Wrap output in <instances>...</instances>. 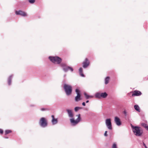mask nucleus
Listing matches in <instances>:
<instances>
[{"mask_svg": "<svg viewBox=\"0 0 148 148\" xmlns=\"http://www.w3.org/2000/svg\"><path fill=\"white\" fill-rule=\"evenodd\" d=\"M133 132L134 134L137 136H140L142 135L143 131L140 130V128L137 126H134L131 125Z\"/></svg>", "mask_w": 148, "mask_h": 148, "instance_id": "1", "label": "nucleus"}, {"mask_svg": "<svg viewBox=\"0 0 148 148\" xmlns=\"http://www.w3.org/2000/svg\"><path fill=\"white\" fill-rule=\"evenodd\" d=\"M76 116L77 117V118L76 120H75L73 118H71L70 119L71 124L73 126L76 125L81 121V118L80 114H79L77 115Z\"/></svg>", "mask_w": 148, "mask_h": 148, "instance_id": "2", "label": "nucleus"}, {"mask_svg": "<svg viewBox=\"0 0 148 148\" xmlns=\"http://www.w3.org/2000/svg\"><path fill=\"white\" fill-rule=\"evenodd\" d=\"M49 58L52 62L55 64H60L62 60L60 58L58 57L50 56Z\"/></svg>", "mask_w": 148, "mask_h": 148, "instance_id": "3", "label": "nucleus"}, {"mask_svg": "<svg viewBox=\"0 0 148 148\" xmlns=\"http://www.w3.org/2000/svg\"><path fill=\"white\" fill-rule=\"evenodd\" d=\"M64 89L67 95H70L72 91V87L69 85L65 84L64 87Z\"/></svg>", "mask_w": 148, "mask_h": 148, "instance_id": "4", "label": "nucleus"}, {"mask_svg": "<svg viewBox=\"0 0 148 148\" xmlns=\"http://www.w3.org/2000/svg\"><path fill=\"white\" fill-rule=\"evenodd\" d=\"M105 123L108 129L110 130H112V127L111 122V120L110 119H108L106 120Z\"/></svg>", "mask_w": 148, "mask_h": 148, "instance_id": "5", "label": "nucleus"}, {"mask_svg": "<svg viewBox=\"0 0 148 148\" xmlns=\"http://www.w3.org/2000/svg\"><path fill=\"white\" fill-rule=\"evenodd\" d=\"M39 123L40 125L43 127L46 126L47 125V121L44 118H42L40 119Z\"/></svg>", "mask_w": 148, "mask_h": 148, "instance_id": "6", "label": "nucleus"}, {"mask_svg": "<svg viewBox=\"0 0 148 148\" xmlns=\"http://www.w3.org/2000/svg\"><path fill=\"white\" fill-rule=\"evenodd\" d=\"M61 66L63 67V70L65 72H66L69 70H70L71 71H73V68L70 67L66 66L65 64H62Z\"/></svg>", "mask_w": 148, "mask_h": 148, "instance_id": "7", "label": "nucleus"}, {"mask_svg": "<svg viewBox=\"0 0 148 148\" xmlns=\"http://www.w3.org/2000/svg\"><path fill=\"white\" fill-rule=\"evenodd\" d=\"M75 92L77 94V95L75 97V100L76 101H77L80 100V95L79 90L76 89Z\"/></svg>", "mask_w": 148, "mask_h": 148, "instance_id": "8", "label": "nucleus"}, {"mask_svg": "<svg viewBox=\"0 0 148 148\" xmlns=\"http://www.w3.org/2000/svg\"><path fill=\"white\" fill-rule=\"evenodd\" d=\"M15 13L16 15H20L23 16H27V14L25 12L21 10L16 11Z\"/></svg>", "mask_w": 148, "mask_h": 148, "instance_id": "9", "label": "nucleus"}, {"mask_svg": "<svg viewBox=\"0 0 148 148\" xmlns=\"http://www.w3.org/2000/svg\"><path fill=\"white\" fill-rule=\"evenodd\" d=\"M114 121L116 124L118 126H120L121 125V123L120 119L118 117H114Z\"/></svg>", "mask_w": 148, "mask_h": 148, "instance_id": "10", "label": "nucleus"}, {"mask_svg": "<svg viewBox=\"0 0 148 148\" xmlns=\"http://www.w3.org/2000/svg\"><path fill=\"white\" fill-rule=\"evenodd\" d=\"M89 64V62L87 58L85 59V61L83 62V67L85 68L87 67Z\"/></svg>", "mask_w": 148, "mask_h": 148, "instance_id": "11", "label": "nucleus"}, {"mask_svg": "<svg viewBox=\"0 0 148 148\" xmlns=\"http://www.w3.org/2000/svg\"><path fill=\"white\" fill-rule=\"evenodd\" d=\"M141 93L139 91L135 90L133 92V93L132 95V96H138L141 95Z\"/></svg>", "mask_w": 148, "mask_h": 148, "instance_id": "12", "label": "nucleus"}, {"mask_svg": "<svg viewBox=\"0 0 148 148\" xmlns=\"http://www.w3.org/2000/svg\"><path fill=\"white\" fill-rule=\"evenodd\" d=\"M51 117L52 118L51 122L53 124L55 125L57 124L58 122L57 119H55L54 118V116L53 115H52L51 116Z\"/></svg>", "mask_w": 148, "mask_h": 148, "instance_id": "13", "label": "nucleus"}, {"mask_svg": "<svg viewBox=\"0 0 148 148\" xmlns=\"http://www.w3.org/2000/svg\"><path fill=\"white\" fill-rule=\"evenodd\" d=\"M66 111L68 113V116L69 117H73V114L71 110L67 109L66 110Z\"/></svg>", "mask_w": 148, "mask_h": 148, "instance_id": "14", "label": "nucleus"}, {"mask_svg": "<svg viewBox=\"0 0 148 148\" xmlns=\"http://www.w3.org/2000/svg\"><path fill=\"white\" fill-rule=\"evenodd\" d=\"M108 95L106 92L101 93V97L106 98L107 96Z\"/></svg>", "mask_w": 148, "mask_h": 148, "instance_id": "15", "label": "nucleus"}, {"mask_svg": "<svg viewBox=\"0 0 148 148\" xmlns=\"http://www.w3.org/2000/svg\"><path fill=\"white\" fill-rule=\"evenodd\" d=\"M134 109L136 110L138 112H140V109L139 107L138 106V105H136L134 106Z\"/></svg>", "mask_w": 148, "mask_h": 148, "instance_id": "16", "label": "nucleus"}, {"mask_svg": "<svg viewBox=\"0 0 148 148\" xmlns=\"http://www.w3.org/2000/svg\"><path fill=\"white\" fill-rule=\"evenodd\" d=\"M95 97L97 98H101V93L97 92L95 95Z\"/></svg>", "mask_w": 148, "mask_h": 148, "instance_id": "17", "label": "nucleus"}, {"mask_svg": "<svg viewBox=\"0 0 148 148\" xmlns=\"http://www.w3.org/2000/svg\"><path fill=\"white\" fill-rule=\"evenodd\" d=\"M79 74L82 77H84V75L82 73V69L81 68H80L79 69Z\"/></svg>", "mask_w": 148, "mask_h": 148, "instance_id": "18", "label": "nucleus"}, {"mask_svg": "<svg viewBox=\"0 0 148 148\" xmlns=\"http://www.w3.org/2000/svg\"><path fill=\"white\" fill-rule=\"evenodd\" d=\"M110 78L109 77H106L105 79V83L106 84H108L109 82Z\"/></svg>", "mask_w": 148, "mask_h": 148, "instance_id": "19", "label": "nucleus"}, {"mask_svg": "<svg viewBox=\"0 0 148 148\" xmlns=\"http://www.w3.org/2000/svg\"><path fill=\"white\" fill-rule=\"evenodd\" d=\"M12 76H10L8 79V84L9 85H10L11 84V80L12 78Z\"/></svg>", "mask_w": 148, "mask_h": 148, "instance_id": "20", "label": "nucleus"}, {"mask_svg": "<svg viewBox=\"0 0 148 148\" xmlns=\"http://www.w3.org/2000/svg\"><path fill=\"white\" fill-rule=\"evenodd\" d=\"M81 109V108H80V107H75V108L74 110H75V112H77L78 110L79 109Z\"/></svg>", "mask_w": 148, "mask_h": 148, "instance_id": "21", "label": "nucleus"}, {"mask_svg": "<svg viewBox=\"0 0 148 148\" xmlns=\"http://www.w3.org/2000/svg\"><path fill=\"white\" fill-rule=\"evenodd\" d=\"M84 96H85V97L86 99H89V95H88L85 92L84 93Z\"/></svg>", "mask_w": 148, "mask_h": 148, "instance_id": "22", "label": "nucleus"}, {"mask_svg": "<svg viewBox=\"0 0 148 148\" xmlns=\"http://www.w3.org/2000/svg\"><path fill=\"white\" fill-rule=\"evenodd\" d=\"M11 132V131L10 130H6L5 131V134H8Z\"/></svg>", "mask_w": 148, "mask_h": 148, "instance_id": "23", "label": "nucleus"}, {"mask_svg": "<svg viewBox=\"0 0 148 148\" xmlns=\"http://www.w3.org/2000/svg\"><path fill=\"white\" fill-rule=\"evenodd\" d=\"M112 148H117L116 145L115 143H113L112 147Z\"/></svg>", "mask_w": 148, "mask_h": 148, "instance_id": "24", "label": "nucleus"}, {"mask_svg": "<svg viewBox=\"0 0 148 148\" xmlns=\"http://www.w3.org/2000/svg\"><path fill=\"white\" fill-rule=\"evenodd\" d=\"M29 2L30 3H34L35 1V0H28Z\"/></svg>", "mask_w": 148, "mask_h": 148, "instance_id": "25", "label": "nucleus"}, {"mask_svg": "<svg viewBox=\"0 0 148 148\" xmlns=\"http://www.w3.org/2000/svg\"><path fill=\"white\" fill-rule=\"evenodd\" d=\"M141 125L145 128L148 126L147 124L144 123H142Z\"/></svg>", "mask_w": 148, "mask_h": 148, "instance_id": "26", "label": "nucleus"}, {"mask_svg": "<svg viewBox=\"0 0 148 148\" xmlns=\"http://www.w3.org/2000/svg\"><path fill=\"white\" fill-rule=\"evenodd\" d=\"M125 116H126L127 115V112L125 111H124L123 112Z\"/></svg>", "mask_w": 148, "mask_h": 148, "instance_id": "27", "label": "nucleus"}, {"mask_svg": "<svg viewBox=\"0 0 148 148\" xmlns=\"http://www.w3.org/2000/svg\"><path fill=\"white\" fill-rule=\"evenodd\" d=\"M107 131H106L105 132V133L104 134V135L105 136H107Z\"/></svg>", "mask_w": 148, "mask_h": 148, "instance_id": "28", "label": "nucleus"}, {"mask_svg": "<svg viewBox=\"0 0 148 148\" xmlns=\"http://www.w3.org/2000/svg\"><path fill=\"white\" fill-rule=\"evenodd\" d=\"M3 133V131L1 129H0V133L1 134H2Z\"/></svg>", "mask_w": 148, "mask_h": 148, "instance_id": "29", "label": "nucleus"}, {"mask_svg": "<svg viewBox=\"0 0 148 148\" xmlns=\"http://www.w3.org/2000/svg\"><path fill=\"white\" fill-rule=\"evenodd\" d=\"M89 98H92L93 97V96L92 95H89Z\"/></svg>", "mask_w": 148, "mask_h": 148, "instance_id": "30", "label": "nucleus"}, {"mask_svg": "<svg viewBox=\"0 0 148 148\" xmlns=\"http://www.w3.org/2000/svg\"><path fill=\"white\" fill-rule=\"evenodd\" d=\"M82 105L83 106H85V103L84 102H83L82 103Z\"/></svg>", "mask_w": 148, "mask_h": 148, "instance_id": "31", "label": "nucleus"}, {"mask_svg": "<svg viewBox=\"0 0 148 148\" xmlns=\"http://www.w3.org/2000/svg\"><path fill=\"white\" fill-rule=\"evenodd\" d=\"M144 145L145 146V148H147V146L145 144H144Z\"/></svg>", "mask_w": 148, "mask_h": 148, "instance_id": "32", "label": "nucleus"}, {"mask_svg": "<svg viewBox=\"0 0 148 148\" xmlns=\"http://www.w3.org/2000/svg\"><path fill=\"white\" fill-rule=\"evenodd\" d=\"M145 128L147 130H148V125L147 127H146Z\"/></svg>", "mask_w": 148, "mask_h": 148, "instance_id": "33", "label": "nucleus"}, {"mask_svg": "<svg viewBox=\"0 0 148 148\" xmlns=\"http://www.w3.org/2000/svg\"><path fill=\"white\" fill-rule=\"evenodd\" d=\"M89 102V101L88 100H87V101H86V103H88Z\"/></svg>", "mask_w": 148, "mask_h": 148, "instance_id": "34", "label": "nucleus"}, {"mask_svg": "<svg viewBox=\"0 0 148 148\" xmlns=\"http://www.w3.org/2000/svg\"><path fill=\"white\" fill-rule=\"evenodd\" d=\"M41 110L42 111H43L44 110V108H42L41 109Z\"/></svg>", "mask_w": 148, "mask_h": 148, "instance_id": "35", "label": "nucleus"}]
</instances>
